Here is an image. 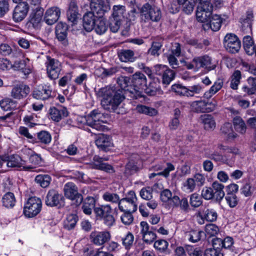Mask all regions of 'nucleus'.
<instances>
[{"label":"nucleus","instance_id":"59","mask_svg":"<svg viewBox=\"0 0 256 256\" xmlns=\"http://www.w3.org/2000/svg\"><path fill=\"white\" fill-rule=\"evenodd\" d=\"M225 200L229 206L231 208L236 207L238 202V198L236 194H226Z\"/></svg>","mask_w":256,"mask_h":256},{"label":"nucleus","instance_id":"5","mask_svg":"<svg viewBox=\"0 0 256 256\" xmlns=\"http://www.w3.org/2000/svg\"><path fill=\"white\" fill-rule=\"evenodd\" d=\"M112 212V208L109 204L102 205L94 208L96 217L103 220L104 223L108 227L112 226L116 222Z\"/></svg>","mask_w":256,"mask_h":256},{"label":"nucleus","instance_id":"12","mask_svg":"<svg viewBox=\"0 0 256 256\" xmlns=\"http://www.w3.org/2000/svg\"><path fill=\"white\" fill-rule=\"evenodd\" d=\"M28 164H26L24 167V170L28 172H38L40 169H37L38 166L42 165V158L40 154L30 150L28 153Z\"/></svg>","mask_w":256,"mask_h":256},{"label":"nucleus","instance_id":"28","mask_svg":"<svg viewBox=\"0 0 256 256\" xmlns=\"http://www.w3.org/2000/svg\"><path fill=\"white\" fill-rule=\"evenodd\" d=\"M50 110L51 118L56 122H59L62 117H66L68 115V111L65 108L59 109L52 108H51Z\"/></svg>","mask_w":256,"mask_h":256},{"label":"nucleus","instance_id":"20","mask_svg":"<svg viewBox=\"0 0 256 256\" xmlns=\"http://www.w3.org/2000/svg\"><path fill=\"white\" fill-rule=\"evenodd\" d=\"M30 92V88L25 84L15 86L12 90L11 96L18 100L22 99L27 96Z\"/></svg>","mask_w":256,"mask_h":256},{"label":"nucleus","instance_id":"53","mask_svg":"<svg viewBox=\"0 0 256 256\" xmlns=\"http://www.w3.org/2000/svg\"><path fill=\"white\" fill-rule=\"evenodd\" d=\"M102 198L106 202L118 204H119V202L120 200L118 194L109 192H105L102 195Z\"/></svg>","mask_w":256,"mask_h":256},{"label":"nucleus","instance_id":"52","mask_svg":"<svg viewBox=\"0 0 256 256\" xmlns=\"http://www.w3.org/2000/svg\"><path fill=\"white\" fill-rule=\"evenodd\" d=\"M194 62L197 70L204 68L208 63V56L207 55L196 57L194 58Z\"/></svg>","mask_w":256,"mask_h":256},{"label":"nucleus","instance_id":"17","mask_svg":"<svg viewBox=\"0 0 256 256\" xmlns=\"http://www.w3.org/2000/svg\"><path fill=\"white\" fill-rule=\"evenodd\" d=\"M254 21V14L251 10H248L246 14L240 18L241 28L242 31L246 32H251L252 30V24Z\"/></svg>","mask_w":256,"mask_h":256},{"label":"nucleus","instance_id":"22","mask_svg":"<svg viewBox=\"0 0 256 256\" xmlns=\"http://www.w3.org/2000/svg\"><path fill=\"white\" fill-rule=\"evenodd\" d=\"M44 9L42 7H36L32 10L30 16V22L34 28H38L40 23L44 14Z\"/></svg>","mask_w":256,"mask_h":256},{"label":"nucleus","instance_id":"44","mask_svg":"<svg viewBox=\"0 0 256 256\" xmlns=\"http://www.w3.org/2000/svg\"><path fill=\"white\" fill-rule=\"evenodd\" d=\"M241 78L240 72L238 70H235L231 76L230 84V87L232 90L238 89Z\"/></svg>","mask_w":256,"mask_h":256},{"label":"nucleus","instance_id":"50","mask_svg":"<svg viewBox=\"0 0 256 256\" xmlns=\"http://www.w3.org/2000/svg\"><path fill=\"white\" fill-rule=\"evenodd\" d=\"M196 184L194 178H188L182 184V189L186 192H191L195 189Z\"/></svg>","mask_w":256,"mask_h":256},{"label":"nucleus","instance_id":"31","mask_svg":"<svg viewBox=\"0 0 256 256\" xmlns=\"http://www.w3.org/2000/svg\"><path fill=\"white\" fill-rule=\"evenodd\" d=\"M134 52L130 50H122L118 52V58L122 62H133L135 60Z\"/></svg>","mask_w":256,"mask_h":256},{"label":"nucleus","instance_id":"63","mask_svg":"<svg viewBox=\"0 0 256 256\" xmlns=\"http://www.w3.org/2000/svg\"><path fill=\"white\" fill-rule=\"evenodd\" d=\"M77 123L78 126L80 128L84 129V130H88L86 126H88V116H79L77 118Z\"/></svg>","mask_w":256,"mask_h":256},{"label":"nucleus","instance_id":"14","mask_svg":"<svg viewBox=\"0 0 256 256\" xmlns=\"http://www.w3.org/2000/svg\"><path fill=\"white\" fill-rule=\"evenodd\" d=\"M29 10V6L26 2H20L14 8L12 19L14 22H18L22 21L26 16Z\"/></svg>","mask_w":256,"mask_h":256},{"label":"nucleus","instance_id":"4","mask_svg":"<svg viewBox=\"0 0 256 256\" xmlns=\"http://www.w3.org/2000/svg\"><path fill=\"white\" fill-rule=\"evenodd\" d=\"M141 18L144 22L151 20L158 22L162 18V12L160 8L152 6L148 2L144 4L140 10Z\"/></svg>","mask_w":256,"mask_h":256},{"label":"nucleus","instance_id":"27","mask_svg":"<svg viewBox=\"0 0 256 256\" xmlns=\"http://www.w3.org/2000/svg\"><path fill=\"white\" fill-rule=\"evenodd\" d=\"M247 81L248 86H244L242 87V90L245 93L244 96L256 94V78L250 77Z\"/></svg>","mask_w":256,"mask_h":256},{"label":"nucleus","instance_id":"61","mask_svg":"<svg viewBox=\"0 0 256 256\" xmlns=\"http://www.w3.org/2000/svg\"><path fill=\"white\" fill-rule=\"evenodd\" d=\"M190 204L193 207H198L202 204V198L197 194H192L190 198Z\"/></svg>","mask_w":256,"mask_h":256},{"label":"nucleus","instance_id":"11","mask_svg":"<svg viewBox=\"0 0 256 256\" xmlns=\"http://www.w3.org/2000/svg\"><path fill=\"white\" fill-rule=\"evenodd\" d=\"M224 188V185L218 182H214L209 188V200L220 204L225 195Z\"/></svg>","mask_w":256,"mask_h":256},{"label":"nucleus","instance_id":"26","mask_svg":"<svg viewBox=\"0 0 256 256\" xmlns=\"http://www.w3.org/2000/svg\"><path fill=\"white\" fill-rule=\"evenodd\" d=\"M96 205V200L92 196H88L83 202V204L82 207L83 212L88 216L92 214V210L94 208Z\"/></svg>","mask_w":256,"mask_h":256},{"label":"nucleus","instance_id":"37","mask_svg":"<svg viewBox=\"0 0 256 256\" xmlns=\"http://www.w3.org/2000/svg\"><path fill=\"white\" fill-rule=\"evenodd\" d=\"M112 16L113 19L122 20L124 18L126 8L124 6L116 5L113 6Z\"/></svg>","mask_w":256,"mask_h":256},{"label":"nucleus","instance_id":"60","mask_svg":"<svg viewBox=\"0 0 256 256\" xmlns=\"http://www.w3.org/2000/svg\"><path fill=\"white\" fill-rule=\"evenodd\" d=\"M162 44L159 42H154L151 48L148 50V54L153 56H158Z\"/></svg>","mask_w":256,"mask_h":256},{"label":"nucleus","instance_id":"64","mask_svg":"<svg viewBox=\"0 0 256 256\" xmlns=\"http://www.w3.org/2000/svg\"><path fill=\"white\" fill-rule=\"evenodd\" d=\"M223 85V80L222 79H218L211 86L209 90V94L212 95L215 94L218 91Z\"/></svg>","mask_w":256,"mask_h":256},{"label":"nucleus","instance_id":"35","mask_svg":"<svg viewBox=\"0 0 256 256\" xmlns=\"http://www.w3.org/2000/svg\"><path fill=\"white\" fill-rule=\"evenodd\" d=\"M222 19L219 15L214 14L210 18L209 16V28L214 32L218 31L220 27Z\"/></svg>","mask_w":256,"mask_h":256},{"label":"nucleus","instance_id":"58","mask_svg":"<svg viewBox=\"0 0 256 256\" xmlns=\"http://www.w3.org/2000/svg\"><path fill=\"white\" fill-rule=\"evenodd\" d=\"M124 212V214L120 216L121 221L125 225H130L134 220V217L132 214V212Z\"/></svg>","mask_w":256,"mask_h":256},{"label":"nucleus","instance_id":"39","mask_svg":"<svg viewBox=\"0 0 256 256\" xmlns=\"http://www.w3.org/2000/svg\"><path fill=\"white\" fill-rule=\"evenodd\" d=\"M222 134L226 135L229 140L234 139L237 136V134L234 132L232 125L230 123L226 122L223 124L220 128Z\"/></svg>","mask_w":256,"mask_h":256},{"label":"nucleus","instance_id":"38","mask_svg":"<svg viewBox=\"0 0 256 256\" xmlns=\"http://www.w3.org/2000/svg\"><path fill=\"white\" fill-rule=\"evenodd\" d=\"M94 28L96 34H102L106 31L108 27L106 25V20L103 17L98 18L96 22L94 24Z\"/></svg>","mask_w":256,"mask_h":256},{"label":"nucleus","instance_id":"45","mask_svg":"<svg viewBox=\"0 0 256 256\" xmlns=\"http://www.w3.org/2000/svg\"><path fill=\"white\" fill-rule=\"evenodd\" d=\"M38 142L42 144H48L52 140L51 134L47 131L42 130L37 134Z\"/></svg>","mask_w":256,"mask_h":256},{"label":"nucleus","instance_id":"56","mask_svg":"<svg viewBox=\"0 0 256 256\" xmlns=\"http://www.w3.org/2000/svg\"><path fill=\"white\" fill-rule=\"evenodd\" d=\"M140 197L145 200H150L152 198V190L150 187L143 188L140 191Z\"/></svg>","mask_w":256,"mask_h":256},{"label":"nucleus","instance_id":"8","mask_svg":"<svg viewBox=\"0 0 256 256\" xmlns=\"http://www.w3.org/2000/svg\"><path fill=\"white\" fill-rule=\"evenodd\" d=\"M224 46L226 50L232 54L238 52L241 47L238 37L234 34H228L224 39Z\"/></svg>","mask_w":256,"mask_h":256},{"label":"nucleus","instance_id":"36","mask_svg":"<svg viewBox=\"0 0 256 256\" xmlns=\"http://www.w3.org/2000/svg\"><path fill=\"white\" fill-rule=\"evenodd\" d=\"M78 220V216L76 214H70L67 216L66 219L64 222V228L68 230H70L74 228Z\"/></svg>","mask_w":256,"mask_h":256},{"label":"nucleus","instance_id":"10","mask_svg":"<svg viewBox=\"0 0 256 256\" xmlns=\"http://www.w3.org/2000/svg\"><path fill=\"white\" fill-rule=\"evenodd\" d=\"M46 65L48 77L53 80L58 78L62 70L60 62L57 60L48 56Z\"/></svg>","mask_w":256,"mask_h":256},{"label":"nucleus","instance_id":"49","mask_svg":"<svg viewBox=\"0 0 256 256\" xmlns=\"http://www.w3.org/2000/svg\"><path fill=\"white\" fill-rule=\"evenodd\" d=\"M146 92L150 96L162 94L163 93L160 86L155 83H150L149 86L146 88Z\"/></svg>","mask_w":256,"mask_h":256},{"label":"nucleus","instance_id":"3","mask_svg":"<svg viewBox=\"0 0 256 256\" xmlns=\"http://www.w3.org/2000/svg\"><path fill=\"white\" fill-rule=\"evenodd\" d=\"M88 126L98 131H104L107 127L102 124L107 122L108 115L98 110H92L88 115Z\"/></svg>","mask_w":256,"mask_h":256},{"label":"nucleus","instance_id":"30","mask_svg":"<svg viewBox=\"0 0 256 256\" xmlns=\"http://www.w3.org/2000/svg\"><path fill=\"white\" fill-rule=\"evenodd\" d=\"M78 9L76 4L74 1L70 2L67 12V16L68 20L74 23L78 18Z\"/></svg>","mask_w":256,"mask_h":256},{"label":"nucleus","instance_id":"40","mask_svg":"<svg viewBox=\"0 0 256 256\" xmlns=\"http://www.w3.org/2000/svg\"><path fill=\"white\" fill-rule=\"evenodd\" d=\"M134 234L128 232L122 238L121 240L122 246L126 250H129L132 247L134 242Z\"/></svg>","mask_w":256,"mask_h":256},{"label":"nucleus","instance_id":"41","mask_svg":"<svg viewBox=\"0 0 256 256\" xmlns=\"http://www.w3.org/2000/svg\"><path fill=\"white\" fill-rule=\"evenodd\" d=\"M136 108L138 112L149 116H154L158 114V110L156 109L144 105H138Z\"/></svg>","mask_w":256,"mask_h":256},{"label":"nucleus","instance_id":"34","mask_svg":"<svg viewBox=\"0 0 256 256\" xmlns=\"http://www.w3.org/2000/svg\"><path fill=\"white\" fill-rule=\"evenodd\" d=\"M2 202L3 206L6 208H13L16 202V200L14 194L11 192H6L2 197Z\"/></svg>","mask_w":256,"mask_h":256},{"label":"nucleus","instance_id":"15","mask_svg":"<svg viewBox=\"0 0 256 256\" xmlns=\"http://www.w3.org/2000/svg\"><path fill=\"white\" fill-rule=\"evenodd\" d=\"M91 241L96 246H103L111 238V234L108 231L93 232L90 234Z\"/></svg>","mask_w":256,"mask_h":256},{"label":"nucleus","instance_id":"25","mask_svg":"<svg viewBox=\"0 0 256 256\" xmlns=\"http://www.w3.org/2000/svg\"><path fill=\"white\" fill-rule=\"evenodd\" d=\"M118 208L122 212H135L137 210V203L132 202L130 200L124 198L119 202Z\"/></svg>","mask_w":256,"mask_h":256},{"label":"nucleus","instance_id":"46","mask_svg":"<svg viewBox=\"0 0 256 256\" xmlns=\"http://www.w3.org/2000/svg\"><path fill=\"white\" fill-rule=\"evenodd\" d=\"M195 4L194 0H186L178 5L182 7L183 11L186 14H190L194 10Z\"/></svg>","mask_w":256,"mask_h":256},{"label":"nucleus","instance_id":"19","mask_svg":"<svg viewBox=\"0 0 256 256\" xmlns=\"http://www.w3.org/2000/svg\"><path fill=\"white\" fill-rule=\"evenodd\" d=\"M60 15V10L57 6H52L48 9L44 15V21L48 25L56 22Z\"/></svg>","mask_w":256,"mask_h":256},{"label":"nucleus","instance_id":"1","mask_svg":"<svg viewBox=\"0 0 256 256\" xmlns=\"http://www.w3.org/2000/svg\"><path fill=\"white\" fill-rule=\"evenodd\" d=\"M130 78L121 76L118 79V86H106L100 88L97 96L102 98L101 104L104 109L110 112L119 113L118 108L125 96L138 99L142 97L140 92L130 85Z\"/></svg>","mask_w":256,"mask_h":256},{"label":"nucleus","instance_id":"2","mask_svg":"<svg viewBox=\"0 0 256 256\" xmlns=\"http://www.w3.org/2000/svg\"><path fill=\"white\" fill-rule=\"evenodd\" d=\"M109 7H97L96 10L90 8V11L86 12L83 16V26L88 32L94 29V24L98 18L104 16L106 12L109 10Z\"/></svg>","mask_w":256,"mask_h":256},{"label":"nucleus","instance_id":"18","mask_svg":"<svg viewBox=\"0 0 256 256\" xmlns=\"http://www.w3.org/2000/svg\"><path fill=\"white\" fill-rule=\"evenodd\" d=\"M95 143L102 150L108 151L113 146L112 138L108 135L100 134L96 139Z\"/></svg>","mask_w":256,"mask_h":256},{"label":"nucleus","instance_id":"54","mask_svg":"<svg viewBox=\"0 0 256 256\" xmlns=\"http://www.w3.org/2000/svg\"><path fill=\"white\" fill-rule=\"evenodd\" d=\"M108 160V158H100L98 156H94L92 162V166L94 169L100 170L104 163V161H106Z\"/></svg>","mask_w":256,"mask_h":256},{"label":"nucleus","instance_id":"57","mask_svg":"<svg viewBox=\"0 0 256 256\" xmlns=\"http://www.w3.org/2000/svg\"><path fill=\"white\" fill-rule=\"evenodd\" d=\"M174 170V166L173 164H168V167L164 169V171H162L157 173L153 172L150 174V178H152L155 177L156 176H162L166 178L169 176L170 172H172Z\"/></svg>","mask_w":256,"mask_h":256},{"label":"nucleus","instance_id":"43","mask_svg":"<svg viewBox=\"0 0 256 256\" xmlns=\"http://www.w3.org/2000/svg\"><path fill=\"white\" fill-rule=\"evenodd\" d=\"M204 235V233L202 231L192 230L186 234V236L190 242L195 243L199 241Z\"/></svg>","mask_w":256,"mask_h":256},{"label":"nucleus","instance_id":"29","mask_svg":"<svg viewBox=\"0 0 256 256\" xmlns=\"http://www.w3.org/2000/svg\"><path fill=\"white\" fill-rule=\"evenodd\" d=\"M208 102L205 100H200L192 102L190 104L192 109L197 112H206Z\"/></svg>","mask_w":256,"mask_h":256},{"label":"nucleus","instance_id":"33","mask_svg":"<svg viewBox=\"0 0 256 256\" xmlns=\"http://www.w3.org/2000/svg\"><path fill=\"white\" fill-rule=\"evenodd\" d=\"M233 124L236 132L244 134L246 132V126L244 120L239 116H236L233 118Z\"/></svg>","mask_w":256,"mask_h":256},{"label":"nucleus","instance_id":"32","mask_svg":"<svg viewBox=\"0 0 256 256\" xmlns=\"http://www.w3.org/2000/svg\"><path fill=\"white\" fill-rule=\"evenodd\" d=\"M243 46L246 52L248 55H252L254 53L255 46L254 41L251 36H246L243 38Z\"/></svg>","mask_w":256,"mask_h":256},{"label":"nucleus","instance_id":"7","mask_svg":"<svg viewBox=\"0 0 256 256\" xmlns=\"http://www.w3.org/2000/svg\"><path fill=\"white\" fill-rule=\"evenodd\" d=\"M42 208V201L36 197L30 198L26 204L24 213L28 218H32L37 215Z\"/></svg>","mask_w":256,"mask_h":256},{"label":"nucleus","instance_id":"55","mask_svg":"<svg viewBox=\"0 0 256 256\" xmlns=\"http://www.w3.org/2000/svg\"><path fill=\"white\" fill-rule=\"evenodd\" d=\"M168 246V243L167 241L164 240H156L154 246L160 252H165Z\"/></svg>","mask_w":256,"mask_h":256},{"label":"nucleus","instance_id":"42","mask_svg":"<svg viewBox=\"0 0 256 256\" xmlns=\"http://www.w3.org/2000/svg\"><path fill=\"white\" fill-rule=\"evenodd\" d=\"M51 178L48 174H39L35 178V182L42 188L48 187L50 182Z\"/></svg>","mask_w":256,"mask_h":256},{"label":"nucleus","instance_id":"6","mask_svg":"<svg viewBox=\"0 0 256 256\" xmlns=\"http://www.w3.org/2000/svg\"><path fill=\"white\" fill-rule=\"evenodd\" d=\"M64 192L66 198L70 200L72 204L76 206H80L83 202L82 194L78 192L77 186L73 182H69L66 184L64 188Z\"/></svg>","mask_w":256,"mask_h":256},{"label":"nucleus","instance_id":"16","mask_svg":"<svg viewBox=\"0 0 256 256\" xmlns=\"http://www.w3.org/2000/svg\"><path fill=\"white\" fill-rule=\"evenodd\" d=\"M52 90L50 86L40 85L35 88L32 92V97L37 100H44L50 98Z\"/></svg>","mask_w":256,"mask_h":256},{"label":"nucleus","instance_id":"51","mask_svg":"<svg viewBox=\"0 0 256 256\" xmlns=\"http://www.w3.org/2000/svg\"><path fill=\"white\" fill-rule=\"evenodd\" d=\"M0 106L4 110H10L16 107V102L10 98H5L0 102Z\"/></svg>","mask_w":256,"mask_h":256},{"label":"nucleus","instance_id":"62","mask_svg":"<svg viewBox=\"0 0 256 256\" xmlns=\"http://www.w3.org/2000/svg\"><path fill=\"white\" fill-rule=\"evenodd\" d=\"M121 247L120 244L116 242L111 241L108 242L106 245V249L108 252H114L119 251Z\"/></svg>","mask_w":256,"mask_h":256},{"label":"nucleus","instance_id":"21","mask_svg":"<svg viewBox=\"0 0 256 256\" xmlns=\"http://www.w3.org/2000/svg\"><path fill=\"white\" fill-rule=\"evenodd\" d=\"M130 82L134 88H136L140 91V88H142L146 86V76L140 72H136L130 78Z\"/></svg>","mask_w":256,"mask_h":256},{"label":"nucleus","instance_id":"23","mask_svg":"<svg viewBox=\"0 0 256 256\" xmlns=\"http://www.w3.org/2000/svg\"><path fill=\"white\" fill-rule=\"evenodd\" d=\"M140 158L138 155H132L126 166L125 174L127 175H131L136 172L138 170V164Z\"/></svg>","mask_w":256,"mask_h":256},{"label":"nucleus","instance_id":"48","mask_svg":"<svg viewBox=\"0 0 256 256\" xmlns=\"http://www.w3.org/2000/svg\"><path fill=\"white\" fill-rule=\"evenodd\" d=\"M175 72L168 68L162 76L163 84L168 85L175 78Z\"/></svg>","mask_w":256,"mask_h":256},{"label":"nucleus","instance_id":"24","mask_svg":"<svg viewBox=\"0 0 256 256\" xmlns=\"http://www.w3.org/2000/svg\"><path fill=\"white\" fill-rule=\"evenodd\" d=\"M5 162L8 167L18 168L21 170H24V167L25 166V162L16 154L10 156Z\"/></svg>","mask_w":256,"mask_h":256},{"label":"nucleus","instance_id":"47","mask_svg":"<svg viewBox=\"0 0 256 256\" xmlns=\"http://www.w3.org/2000/svg\"><path fill=\"white\" fill-rule=\"evenodd\" d=\"M171 90L178 95L188 96V88L180 84H174L171 86Z\"/></svg>","mask_w":256,"mask_h":256},{"label":"nucleus","instance_id":"9","mask_svg":"<svg viewBox=\"0 0 256 256\" xmlns=\"http://www.w3.org/2000/svg\"><path fill=\"white\" fill-rule=\"evenodd\" d=\"M199 2L196 13L197 20L202 23L204 30L208 29V0H198Z\"/></svg>","mask_w":256,"mask_h":256},{"label":"nucleus","instance_id":"13","mask_svg":"<svg viewBox=\"0 0 256 256\" xmlns=\"http://www.w3.org/2000/svg\"><path fill=\"white\" fill-rule=\"evenodd\" d=\"M64 197L62 194L57 190H50L46 196L45 200L46 204L49 206H59L64 203Z\"/></svg>","mask_w":256,"mask_h":256}]
</instances>
